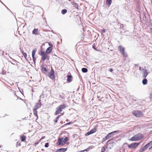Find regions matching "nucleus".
I'll return each mask as SVG.
<instances>
[{"label": "nucleus", "mask_w": 152, "mask_h": 152, "mask_svg": "<svg viewBox=\"0 0 152 152\" xmlns=\"http://www.w3.org/2000/svg\"><path fill=\"white\" fill-rule=\"evenodd\" d=\"M39 54L41 56H42V60L44 61L46 59L49 60V56H48L45 52L42 51V50H40L39 51Z\"/></svg>", "instance_id": "1"}, {"label": "nucleus", "mask_w": 152, "mask_h": 152, "mask_svg": "<svg viewBox=\"0 0 152 152\" xmlns=\"http://www.w3.org/2000/svg\"><path fill=\"white\" fill-rule=\"evenodd\" d=\"M66 107V106L65 104H61L60 105L56 108V111L55 113V115H57L59 114L62 111V109H64Z\"/></svg>", "instance_id": "2"}, {"label": "nucleus", "mask_w": 152, "mask_h": 152, "mask_svg": "<svg viewBox=\"0 0 152 152\" xmlns=\"http://www.w3.org/2000/svg\"><path fill=\"white\" fill-rule=\"evenodd\" d=\"M132 113L137 117H141L143 115V113L142 112L137 110H134Z\"/></svg>", "instance_id": "3"}, {"label": "nucleus", "mask_w": 152, "mask_h": 152, "mask_svg": "<svg viewBox=\"0 0 152 152\" xmlns=\"http://www.w3.org/2000/svg\"><path fill=\"white\" fill-rule=\"evenodd\" d=\"M48 76L52 80L54 79L55 78L54 71L52 68H51L50 71L49 73Z\"/></svg>", "instance_id": "4"}, {"label": "nucleus", "mask_w": 152, "mask_h": 152, "mask_svg": "<svg viewBox=\"0 0 152 152\" xmlns=\"http://www.w3.org/2000/svg\"><path fill=\"white\" fill-rule=\"evenodd\" d=\"M140 142H134L132 143L130 145H128V147L129 148H136L138 146Z\"/></svg>", "instance_id": "5"}, {"label": "nucleus", "mask_w": 152, "mask_h": 152, "mask_svg": "<svg viewBox=\"0 0 152 152\" xmlns=\"http://www.w3.org/2000/svg\"><path fill=\"white\" fill-rule=\"evenodd\" d=\"M40 100L39 99V102L36 103L34 107V109L37 110L38 108L40 107L42 104L40 102Z\"/></svg>", "instance_id": "6"}, {"label": "nucleus", "mask_w": 152, "mask_h": 152, "mask_svg": "<svg viewBox=\"0 0 152 152\" xmlns=\"http://www.w3.org/2000/svg\"><path fill=\"white\" fill-rule=\"evenodd\" d=\"M119 132V131H118V130L113 131V132H112L110 133H108L106 135V136L107 137V138L108 139L110 137H113L115 133L118 132Z\"/></svg>", "instance_id": "7"}, {"label": "nucleus", "mask_w": 152, "mask_h": 152, "mask_svg": "<svg viewBox=\"0 0 152 152\" xmlns=\"http://www.w3.org/2000/svg\"><path fill=\"white\" fill-rule=\"evenodd\" d=\"M112 139L110 140L107 141L106 144L107 145V148H108L109 149H111L113 147V144L114 143V142H113L112 143H108V142L110 141Z\"/></svg>", "instance_id": "8"}, {"label": "nucleus", "mask_w": 152, "mask_h": 152, "mask_svg": "<svg viewBox=\"0 0 152 152\" xmlns=\"http://www.w3.org/2000/svg\"><path fill=\"white\" fill-rule=\"evenodd\" d=\"M63 138H59L58 139L57 142L56 143L57 145H63L64 144H63Z\"/></svg>", "instance_id": "9"}, {"label": "nucleus", "mask_w": 152, "mask_h": 152, "mask_svg": "<svg viewBox=\"0 0 152 152\" xmlns=\"http://www.w3.org/2000/svg\"><path fill=\"white\" fill-rule=\"evenodd\" d=\"M142 71H143V77L145 78L148 74L147 70L145 69H142Z\"/></svg>", "instance_id": "10"}, {"label": "nucleus", "mask_w": 152, "mask_h": 152, "mask_svg": "<svg viewBox=\"0 0 152 152\" xmlns=\"http://www.w3.org/2000/svg\"><path fill=\"white\" fill-rule=\"evenodd\" d=\"M135 135L138 141L140 140L143 137V135L140 133L137 134Z\"/></svg>", "instance_id": "11"}, {"label": "nucleus", "mask_w": 152, "mask_h": 152, "mask_svg": "<svg viewBox=\"0 0 152 152\" xmlns=\"http://www.w3.org/2000/svg\"><path fill=\"white\" fill-rule=\"evenodd\" d=\"M52 48L50 47H49L46 49L45 53L47 54H50L52 51Z\"/></svg>", "instance_id": "12"}, {"label": "nucleus", "mask_w": 152, "mask_h": 152, "mask_svg": "<svg viewBox=\"0 0 152 152\" xmlns=\"http://www.w3.org/2000/svg\"><path fill=\"white\" fill-rule=\"evenodd\" d=\"M67 149V148H61L58 149L56 151L54 152H65Z\"/></svg>", "instance_id": "13"}, {"label": "nucleus", "mask_w": 152, "mask_h": 152, "mask_svg": "<svg viewBox=\"0 0 152 152\" xmlns=\"http://www.w3.org/2000/svg\"><path fill=\"white\" fill-rule=\"evenodd\" d=\"M119 50L121 53H124L125 52V48L124 47L121 46H119Z\"/></svg>", "instance_id": "14"}, {"label": "nucleus", "mask_w": 152, "mask_h": 152, "mask_svg": "<svg viewBox=\"0 0 152 152\" xmlns=\"http://www.w3.org/2000/svg\"><path fill=\"white\" fill-rule=\"evenodd\" d=\"M129 140L131 141H138L136 135H134V136L132 137Z\"/></svg>", "instance_id": "15"}, {"label": "nucleus", "mask_w": 152, "mask_h": 152, "mask_svg": "<svg viewBox=\"0 0 152 152\" xmlns=\"http://www.w3.org/2000/svg\"><path fill=\"white\" fill-rule=\"evenodd\" d=\"M67 81L69 82H70L72 81V76L71 75H67Z\"/></svg>", "instance_id": "16"}, {"label": "nucleus", "mask_w": 152, "mask_h": 152, "mask_svg": "<svg viewBox=\"0 0 152 152\" xmlns=\"http://www.w3.org/2000/svg\"><path fill=\"white\" fill-rule=\"evenodd\" d=\"M38 28H35L33 30L32 33L33 34L37 35L38 34Z\"/></svg>", "instance_id": "17"}, {"label": "nucleus", "mask_w": 152, "mask_h": 152, "mask_svg": "<svg viewBox=\"0 0 152 152\" xmlns=\"http://www.w3.org/2000/svg\"><path fill=\"white\" fill-rule=\"evenodd\" d=\"M71 4L73 5V7H75L77 9H78V7H79L78 4L76 3H72V2H71Z\"/></svg>", "instance_id": "18"}, {"label": "nucleus", "mask_w": 152, "mask_h": 152, "mask_svg": "<svg viewBox=\"0 0 152 152\" xmlns=\"http://www.w3.org/2000/svg\"><path fill=\"white\" fill-rule=\"evenodd\" d=\"M147 79L144 78L142 80V83L143 85H145L147 83Z\"/></svg>", "instance_id": "19"}, {"label": "nucleus", "mask_w": 152, "mask_h": 152, "mask_svg": "<svg viewBox=\"0 0 152 152\" xmlns=\"http://www.w3.org/2000/svg\"><path fill=\"white\" fill-rule=\"evenodd\" d=\"M112 0H107L106 4L108 7H109L111 5L112 3Z\"/></svg>", "instance_id": "20"}, {"label": "nucleus", "mask_w": 152, "mask_h": 152, "mask_svg": "<svg viewBox=\"0 0 152 152\" xmlns=\"http://www.w3.org/2000/svg\"><path fill=\"white\" fill-rule=\"evenodd\" d=\"M37 50L36 48H34L33 49L32 52V56H35V54Z\"/></svg>", "instance_id": "21"}, {"label": "nucleus", "mask_w": 152, "mask_h": 152, "mask_svg": "<svg viewBox=\"0 0 152 152\" xmlns=\"http://www.w3.org/2000/svg\"><path fill=\"white\" fill-rule=\"evenodd\" d=\"M33 113L34 115L37 117V118H38V116L37 115V110L33 109Z\"/></svg>", "instance_id": "22"}, {"label": "nucleus", "mask_w": 152, "mask_h": 152, "mask_svg": "<svg viewBox=\"0 0 152 152\" xmlns=\"http://www.w3.org/2000/svg\"><path fill=\"white\" fill-rule=\"evenodd\" d=\"M26 137L25 136L23 135L21 137V141L22 142L26 140Z\"/></svg>", "instance_id": "23"}, {"label": "nucleus", "mask_w": 152, "mask_h": 152, "mask_svg": "<svg viewBox=\"0 0 152 152\" xmlns=\"http://www.w3.org/2000/svg\"><path fill=\"white\" fill-rule=\"evenodd\" d=\"M82 71L83 73H86L88 72V69L85 68H83L82 69Z\"/></svg>", "instance_id": "24"}, {"label": "nucleus", "mask_w": 152, "mask_h": 152, "mask_svg": "<svg viewBox=\"0 0 152 152\" xmlns=\"http://www.w3.org/2000/svg\"><path fill=\"white\" fill-rule=\"evenodd\" d=\"M90 132L92 134L95 133L96 131V128H94L91 129L90 131Z\"/></svg>", "instance_id": "25"}, {"label": "nucleus", "mask_w": 152, "mask_h": 152, "mask_svg": "<svg viewBox=\"0 0 152 152\" xmlns=\"http://www.w3.org/2000/svg\"><path fill=\"white\" fill-rule=\"evenodd\" d=\"M69 140V138L67 137H66L64 140H63V141L64 142V145L65 143L66 142Z\"/></svg>", "instance_id": "26"}, {"label": "nucleus", "mask_w": 152, "mask_h": 152, "mask_svg": "<svg viewBox=\"0 0 152 152\" xmlns=\"http://www.w3.org/2000/svg\"><path fill=\"white\" fill-rule=\"evenodd\" d=\"M151 145L149 144V143H148L147 144H146L143 147L146 150L147 148H148Z\"/></svg>", "instance_id": "27"}, {"label": "nucleus", "mask_w": 152, "mask_h": 152, "mask_svg": "<svg viewBox=\"0 0 152 152\" xmlns=\"http://www.w3.org/2000/svg\"><path fill=\"white\" fill-rule=\"evenodd\" d=\"M21 53H22V55L24 56L25 58V59H26V58L27 56V54L26 53L24 52L23 51H21Z\"/></svg>", "instance_id": "28"}, {"label": "nucleus", "mask_w": 152, "mask_h": 152, "mask_svg": "<svg viewBox=\"0 0 152 152\" xmlns=\"http://www.w3.org/2000/svg\"><path fill=\"white\" fill-rule=\"evenodd\" d=\"M67 12V10L66 9H63L61 10V13L63 14H64L66 13Z\"/></svg>", "instance_id": "29"}, {"label": "nucleus", "mask_w": 152, "mask_h": 152, "mask_svg": "<svg viewBox=\"0 0 152 152\" xmlns=\"http://www.w3.org/2000/svg\"><path fill=\"white\" fill-rule=\"evenodd\" d=\"M42 71L43 72H46L48 71V70L47 69V68L45 67H44V66L42 67Z\"/></svg>", "instance_id": "30"}, {"label": "nucleus", "mask_w": 152, "mask_h": 152, "mask_svg": "<svg viewBox=\"0 0 152 152\" xmlns=\"http://www.w3.org/2000/svg\"><path fill=\"white\" fill-rule=\"evenodd\" d=\"M72 123H73V122H68V123H67L66 124H64L63 126H62V127H64L65 126H66V125L71 124H72Z\"/></svg>", "instance_id": "31"}, {"label": "nucleus", "mask_w": 152, "mask_h": 152, "mask_svg": "<svg viewBox=\"0 0 152 152\" xmlns=\"http://www.w3.org/2000/svg\"><path fill=\"white\" fill-rule=\"evenodd\" d=\"M108 139V138H107V137L106 136L105 137H104L103 138L102 140V143H103L106 140H107Z\"/></svg>", "instance_id": "32"}, {"label": "nucleus", "mask_w": 152, "mask_h": 152, "mask_svg": "<svg viewBox=\"0 0 152 152\" xmlns=\"http://www.w3.org/2000/svg\"><path fill=\"white\" fill-rule=\"evenodd\" d=\"M145 150V149L143 147L142 148L140 149L139 152H143Z\"/></svg>", "instance_id": "33"}, {"label": "nucleus", "mask_w": 152, "mask_h": 152, "mask_svg": "<svg viewBox=\"0 0 152 152\" xmlns=\"http://www.w3.org/2000/svg\"><path fill=\"white\" fill-rule=\"evenodd\" d=\"M105 150V148L104 146H103L102 147L101 152H104Z\"/></svg>", "instance_id": "34"}, {"label": "nucleus", "mask_w": 152, "mask_h": 152, "mask_svg": "<svg viewBox=\"0 0 152 152\" xmlns=\"http://www.w3.org/2000/svg\"><path fill=\"white\" fill-rule=\"evenodd\" d=\"M91 133L90 131H89L87 133H86L85 135L86 136H88V135H89L91 134Z\"/></svg>", "instance_id": "35"}, {"label": "nucleus", "mask_w": 152, "mask_h": 152, "mask_svg": "<svg viewBox=\"0 0 152 152\" xmlns=\"http://www.w3.org/2000/svg\"><path fill=\"white\" fill-rule=\"evenodd\" d=\"M122 54L124 57H127L128 55L127 53H125V52H124V53H122Z\"/></svg>", "instance_id": "36"}, {"label": "nucleus", "mask_w": 152, "mask_h": 152, "mask_svg": "<svg viewBox=\"0 0 152 152\" xmlns=\"http://www.w3.org/2000/svg\"><path fill=\"white\" fill-rule=\"evenodd\" d=\"M32 57L33 61L34 62V63H35L36 58L34 56H32Z\"/></svg>", "instance_id": "37"}, {"label": "nucleus", "mask_w": 152, "mask_h": 152, "mask_svg": "<svg viewBox=\"0 0 152 152\" xmlns=\"http://www.w3.org/2000/svg\"><path fill=\"white\" fill-rule=\"evenodd\" d=\"M49 145V143L48 142L46 143L45 145V147L46 148H48Z\"/></svg>", "instance_id": "38"}, {"label": "nucleus", "mask_w": 152, "mask_h": 152, "mask_svg": "<svg viewBox=\"0 0 152 152\" xmlns=\"http://www.w3.org/2000/svg\"><path fill=\"white\" fill-rule=\"evenodd\" d=\"M18 88L20 93L23 95V90L21 88L20 89L19 88Z\"/></svg>", "instance_id": "39"}, {"label": "nucleus", "mask_w": 152, "mask_h": 152, "mask_svg": "<svg viewBox=\"0 0 152 152\" xmlns=\"http://www.w3.org/2000/svg\"><path fill=\"white\" fill-rule=\"evenodd\" d=\"M48 45L50 46V47L52 48L53 46V45L52 43L51 42H49Z\"/></svg>", "instance_id": "40"}, {"label": "nucleus", "mask_w": 152, "mask_h": 152, "mask_svg": "<svg viewBox=\"0 0 152 152\" xmlns=\"http://www.w3.org/2000/svg\"><path fill=\"white\" fill-rule=\"evenodd\" d=\"M102 32L105 33V30L104 28H103L101 30Z\"/></svg>", "instance_id": "41"}, {"label": "nucleus", "mask_w": 152, "mask_h": 152, "mask_svg": "<svg viewBox=\"0 0 152 152\" xmlns=\"http://www.w3.org/2000/svg\"><path fill=\"white\" fill-rule=\"evenodd\" d=\"M124 27V25L123 24H121V25H120V28H122V29H124L123 28Z\"/></svg>", "instance_id": "42"}, {"label": "nucleus", "mask_w": 152, "mask_h": 152, "mask_svg": "<svg viewBox=\"0 0 152 152\" xmlns=\"http://www.w3.org/2000/svg\"><path fill=\"white\" fill-rule=\"evenodd\" d=\"M150 98L151 101L152 100V94H150Z\"/></svg>", "instance_id": "43"}, {"label": "nucleus", "mask_w": 152, "mask_h": 152, "mask_svg": "<svg viewBox=\"0 0 152 152\" xmlns=\"http://www.w3.org/2000/svg\"><path fill=\"white\" fill-rule=\"evenodd\" d=\"M109 71L111 72H113V69L112 68H110L109 69Z\"/></svg>", "instance_id": "44"}, {"label": "nucleus", "mask_w": 152, "mask_h": 152, "mask_svg": "<svg viewBox=\"0 0 152 152\" xmlns=\"http://www.w3.org/2000/svg\"><path fill=\"white\" fill-rule=\"evenodd\" d=\"M54 121L55 123H56L58 121V120L57 119H56V118L54 120Z\"/></svg>", "instance_id": "45"}, {"label": "nucleus", "mask_w": 152, "mask_h": 152, "mask_svg": "<svg viewBox=\"0 0 152 152\" xmlns=\"http://www.w3.org/2000/svg\"><path fill=\"white\" fill-rule=\"evenodd\" d=\"M5 6L7 8V9L9 10L11 12V10L6 6L5 5Z\"/></svg>", "instance_id": "46"}, {"label": "nucleus", "mask_w": 152, "mask_h": 152, "mask_svg": "<svg viewBox=\"0 0 152 152\" xmlns=\"http://www.w3.org/2000/svg\"><path fill=\"white\" fill-rule=\"evenodd\" d=\"M59 117H60V116L59 115H58L56 118V119H57V120H58V119L59 118Z\"/></svg>", "instance_id": "47"}, {"label": "nucleus", "mask_w": 152, "mask_h": 152, "mask_svg": "<svg viewBox=\"0 0 152 152\" xmlns=\"http://www.w3.org/2000/svg\"><path fill=\"white\" fill-rule=\"evenodd\" d=\"M150 145H151L152 144V140L150 142H148Z\"/></svg>", "instance_id": "48"}, {"label": "nucleus", "mask_w": 152, "mask_h": 152, "mask_svg": "<svg viewBox=\"0 0 152 152\" xmlns=\"http://www.w3.org/2000/svg\"><path fill=\"white\" fill-rule=\"evenodd\" d=\"M10 58H11L12 59V60H14V61H15V62H17L16 61V60H15V59H13L12 58H11V57H10Z\"/></svg>", "instance_id": "49"}, {"label": "nucleus", "mask_w": 152, "mask_h": 152, "mask_svg": "<svg viewBox=\"0 0 152 152\" xmlns=\"http://www.w3.org/2000/svg\"><path fill=\"white\" fill-rule=\"evenodd\" d=\"M86 151V149H85L84 150H83L81 151L80 152H84L85 151Z\"/></svg>", "instance_id": "50"}, {"label": "nucleus", "mask_w": 152, "mask_h": 152, "mask_svg": "<svg viewBox=\"0 0 152 152\" xmlns=\"http://www.w3.org/2000/svg\"><path fill=\"white\" fill-rule=\"evenodd\" d=\"M152 148V145H151V146L149 148V150H150Z\"/></svg>", "instance_id": "51"}, {"label": "nucleus", "mask_w": 152, "mask_h": 152, "mask_svg": "<svg viewBox=\"0 0 152 152\" xmlns=\"http://www.w3.org/2000/svg\"><path fill=\"white\" fill-rule=\"evenodd\" d=\"M61 98L62 99H64V97H61Z\"/></svg>", "instance_id": "52"}, {"label": "nucleus", "mask_w": 152, "mask_h": 152, "mask_svg": "<svg viewBox=\"0 0 152 152\" xmlns=\"http://www.w3.org/2000/svg\"><path fill=\"white\" fill-rule=\"evenodd\" d=\"M142 69H141V67H139V70H141L142 71Z\"/></svg>", "instance_id": "53"}, {"label": "nucleus", "mask_w": 152, "mask_h": 152, "mask_svg": "<svg viewBox=\"0 0 152 152\" xmlns=\"http://www.w3.org/2000/svg\"><path fill=\"white\" fill-rule=\"evenodd\" d=\"M9 62H10V63H11L12 64H13V65H14V64H14V63H13L11 61H9Z\"/></svg>", "instance_id": "54"}, {"label": "nucleus", "mask_w": 152, "mask_h": 152, "mask_svg": "<svg viewBox=\"0 0 152 152\" xmlns=\"http://www.w3.org/2000/svg\"><path fill=\"white\" fill-rule=\"evenodd\" d=\"M3 4L4 6L5 5L1 1V2H0Z\"/></svg>", "instance_id": "55"}, {"label": "nucleus", "mask_w": 152, "mask_h": 152, "mask_svg": "<svg viewBox=\"0 0 152 152\" xmlns=\"http://www.w3.org/2000/svg\"><path fill=\"white\" fill-rule=\"evenodd\" d=\"M3 4L4 6L5 5L1 1V2H0Z\"/></svg>", "instance_id": "56"}, {"label": "nucleus", "mask_w": 152, "mask_h": 152, "mask_svg": "<svg viewBox=\"0 0 152 152\" xmlns=\"http://www.w3.org/2000/svg\"><path fill=\"white\" fill-rule=\"evenodd\" d=\"M74 1V0H69V1H71V2H72V1Z\"/></svg>", "instance_id": "57"}, {"label": "nucleus", "mask_w": 152, "mask_h": 152, "mask_svg": "<svg viewBox=\"0 0 152 152\" xmlns=\"http://www.w3.org/2000/svg\"><path fill=\"white\" fill-rule=\"evenodd\" d=\"M128 145V143H124V145Z\"/></svg>", "instance_id": "58"}, {"label": "nucleus", "mask_w": 152, "mask_h": 152, "mask_svg": "<svg viewBox=\"0 0 152 152\" xmlns=\"http://www.w3.org/2000/svg\"><path fill=\"white\" fill-rule=\"evenodd\" d=\"M88 148H87V149H86V151H88Z\"/></svg>", "instance_id": "59"}, {"label": "nucleus", "mask_w": 152, "mask_h": 152, "mask_svg": "<svg viewBox=\"0 0 152 152\" xmlns=\"http://www.w3.org/2000/svg\"><path fill=\"white\" fill-rule=\"evenodd\" d=\"M56 1H57L58 2H59L58 0H56Z\"/></svg>", "instance_id": "60"}, {"label": "nucleus", "mask_w": 152, "mask_h": 152, "mask_svg": "<svg viewBox=\"0 0 152 152\" xmlns=\"http://www.w3.org/2000/svg\"><path fill=\"white\" fill-rule=\"evenodd\" d=\"M99 101H101L102 100H100V99H99Z\"/></svg>", "instance_id": "61"}, {"label": "nucleus", "mask_w": 152, "mask_h": 152, "mask_svg": "<svg viewBox=\"0 0 152 152\" xmlns=\"http://www.w3.org/2000/svg\"><path fill=\"white\" fill-rule=\"evenodd\" d=\"M41 96H41V95H40V97H40V98H41Z\"/></svg>", "instance_id": "62"}, {"label": "nucleus", "mask_w": 152, "mask_h": 152, "mask_svg": "<svg viewBox=\"0 0 152 152\" xmlns=\"http://www.w3.org/2000/svg\"><path fill=\"white\" fill-rule=\"evenodd\" d=\"M134 101H136V100H134Z\"/></svg>", "instance_id": "63"}, {"label": "nucleus", "mask_w": 152, "mask_h": 152, "mask_svg": "<svg viewBox=\"0 0 152 152\" xmlns=\"http://www.w3.org/2000/svg\"><path fill=\"white\" fill-rule=\"evenodd\" d=\"M97 97L98 98H99V96H98Z\"/></svg>", "instance_id": "64"}]
</instances>
